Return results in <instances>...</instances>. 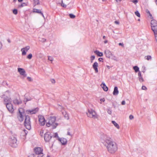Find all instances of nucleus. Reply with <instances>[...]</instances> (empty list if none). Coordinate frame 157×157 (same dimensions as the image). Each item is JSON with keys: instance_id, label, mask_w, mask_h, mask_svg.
Here are the masks:
<instances>
[{"instance_id": "nucleus-8", "label": "nucleus", "mask_w": 157, "mask_h": 157, "mask_svg": "<svg viewBox=\"0 0 157 157\" xmlns=\"http://www.w3.org/2000/svg\"><path fill=\"white\" fill-rule=\"evenodd\" d=\"M34 151L35 154V156H36V155H37V157H42L43 156V149L41 148L36 147L34 149Z\"/></svg>"}, {"instance_id": "nucleus-46", "label": "nucleus", "mask_w": 157, "mask_h": 157, "mask_svg": "<svg viewBox=\"0 0 157 157\" xmlns=\"http://www.w3.org/2000/svg\"><path fill=\"white\" fill-rule=\"evenodd\" d=\"M129 118L130 119L132 120L133 118L134 117L133 115H130L129 116Z\"/></svg>"}, {"instance_id": "nucleus-42", "label": "nucleus", "mask_w": 157, "mask_h": 157, "mask_svg": "<svg viewBox=\"0 0 157 157\" xmlns=\"http://www.w3.org/2000/svg\"><path fill=\"white\" fill-rule=\"evenodd\" d=\"M146 12L147 13H148L150 16H151V14L150 13V11L148 10H146Z\"/></svg>"}, {"instance_id": "nucleus-3", "label": "nucleus", "mask_w": 157, "mask_h": 157, "mask_svg": "<svg viewBox=\"0 0 157 157\" xmlns=\"http://www.w3.org/2000/svg\"><path fill=\"white\" fill-rule=\"evenodd\" d=\"M151 29L154 32L156 40L157 42V21L154 20L151 22Z\"/></svg>"}, {"instance_id": "nucleus-33", "label": "nucleus", "mask_w": 157, "mask_h": 157, "mask_svg": "<svg viewBox=\"0 0 157 157\" xmlns=\"http://www.w3.org/2000/svg\"><path fill=\"white\" fill-rule=\"evenodd\" d=\"M32 57V54H29L27 57V58L29 59H31Z\"/></svg>"}, {"instance_id": "nucleus-40", "label": "nucleus", "mask_w": 157, "mask_h": 157, "mask_svg": "<svg viewBox=\"0 0 157 157\" xmlns=\"http://www.w3.org/2000/svg\"><path fill=\"white\" fill-rule=\"evenodd\" d=\"M51 82L53 84H54L55 83V80L54 79H52L51 80Z\"/></svg>"}, {"instance_id": "nucleus-37", "label": "nucleus", "mask_w": 157, "mask_h": 157, "mask_svg": "<svg viewBox=\"0 0 157 157\" xmlns=\"http://www.w3.org/2000/svg\"><path fill=\"white\" fill-rule=\"evenodd\" d=\"M26 5V4L25 3H22L21 5L19 6V7H21Z\"/></svg>"}, {"instance_id": "nucleus-55", "label": "nucleus", "mask_w": 157, "mask_h": 157, "mask_svg": "<svg viewBox=\"0 0 157 157\" xmlns=\"http://www.w3.org/2000/svg\"><path fill=\"white\" fill-rule=\"evenodd\" d=\"M115 1H116L117 2H121V1L122 0H115Z\"/></svg>"}, {"instance_id": "nucleus-13", "label": "nucleus", "mask_w": 157, "mask_h": 157, "mask_svg": "<svg viewBox=\"0 0 157 157\" xmlns=\"http://www.w3.org/2000/svg\"><path fill=\"white\" fill-rule=\"evenodd\" d=\"M39 109L38 108H36L35 109H32L31 110H27L26 112L28 114H35L38 111Z\"/></svg>"}, {"instance_id": "nucleus-15", "label": "nucleus", "mask_w": 157, "mask_h": 157, "mask_svg": "<svg viewBox=\"0 0 157 157\" xmlns=\"http://www.w3.org/2000/svg\"><path fill=\"white\" fill-rule=\"evenodd\" d=\"M18 71L19 73L20 74L23 76L24 77L26 76V74H25V70L23 68H17Z\"/></svg>"}, {"instance_id": "nucleus-18", "label": "nucleus", "mask_w": 157, "mask_h": 157, "mask_svg": "<svg viewBox=\"0 0 157 157\" xmlns=\"http://www.w3.org/2000/svg\"><path fill=\"white\" fill-rule=\"evenodd\" d=\"M58 140L63 145H66L67 142V140L66 139L62 138H59Z\"/></svg>"}, {"instance_id": "nucleus-4", "label": "nucleus", "mask_w": 157, "mask_h": 157, "mask_svg": "<svg viewBox=\"0 0 157 157\" xmlns=\"http://www.w3.org/2000/svg\"><path fill=\"white\" fill-rule=\"evenodd\" d=\"M104 53L106 57L116 61L118 60V58L112 54L109 50H105V51Z\"/></svg>"}, {"instance_id": "nucleus-54", "label": "nucleus", "mask_w": 157, "mask_h": 157, "mask_svg": "<svg viewBox=\"0 0 157 157\" xmlns=\"http://www.w3.org/2000/svg\"><path fill=\"white\" fill-rule=\"evenodd\" d=\"M67 135H69V136H71V134H70V132H67Z\"/></svg>"}, {"instance_id": "nucleus-38", "label": "nucleus", "mask_w": 157, "mask_h": 157, "mask_svg": "<svg viewBox=\"0 0 157 157\" xmlns=\"http://www.w3.org/2000/svg\"><path fill=\"white\" fill-rule=\"evenodd\" d=\"M22 133H25V135H26L28 133V131L25 130H24L23 131V132Z\"/></svg>"}, {"instance_id": "nucleus-61", "label": "nucleus", "mask_w": 157, "mask_h": 157, "mask_svg": "<svg viewBox=\"0 0 157 157\" xmlns=\"http://www.w3.org/2000/svg\"><path fill=\"white\" fill-rule=\"evenodd\" d=\"M16 1H17V0H13V2H16Z\"/></svg>"}, {"instance_id": "nucleus-35", "label": "nucleus", "mask_w": 157, "mask_h": 157, "mask_svg": "<svg viewBox=\"0 0 157 157\" xmlns=\"http://www.w3.org/2000/svg\"><path fill=\"white\" fill-rule=\"evenodd\" d=\"M48 60L50 61H52L53 60V58L52 57L49 56L48 57Z\"/></svg>"}, {"instance_id": "nucleus-32", "label": "nucleus", "mask_w": 157, "mask_h": 157, "mask_svg": "<svg viewBox=\"0 0 157 157\" xmlns=\"http://www.w3.org/2000/svg\"><path fill=\"white\" fill-rule=\"evenodd\" d=\"M135 14L138 17H140V14L139 12L137 11L135 12Z\"/></svg>"}, {"instance_id": "nucleus-11", "label": "nucleus", "mask_w": 157, "mask_h": 157, "mask_svg": "<svg viewBox=\"0 0 157 157\" xmlns=\"http://www.w3.org/2000/svg\"><path fill=\"white\" fill-rule=\"evenodd\" d=\"M23 110L22 108H20L18 109L19 114L18 116V118L20 121H22L23 120V116L22 114Z\"/></svg>"}, {"instance_id": "nucleus-62", "label": "nucleus", "mask_w": 157, "mask_h": 157, "mask_svg": "<svg viewBox=\"0 0 157 157\" xmlns=\"http://www.w3.org/2000/svg\"><path fill=\"white\" fill-rule=\"evenodd\" d=\"M63 5V3H62L61 4V6H63V7H64V5Z\"/></svg>"}, {"instance_id": "nucleus-52", "label": "nucleus", "mask_w": 157, "mask_h": 157, "mask_svg": "<svg viewBox=\"0 0 157 157\" xmlns=\"http://www.w3.org/2000/svg\"><path fill=\"white\" fill-rule=\"evenodd\" d=\"M2 47V43L0 42V50L1 48Z\"/></svg>"}, {"instance_id": "nucleus-30", "label": "nucleus", "mask_w": 157, "mask_h": 157, "mask_svg": "<svg viewBox=\"0 0 157 157\" xmlns=\"http://www.w3.org/2000/svg\"><path fill=\"white\" fill-rule=\"evenodd\" d=\"M69 16L72 19H74L75 17V15L71 13L70 14H69Z\"/></svg>"}, {"instance_id": "nucleus-12", "label": "nucleus", "mask_w": 157, "mask_h": 157, "mask_svg": "<svg viewBox=\"0 0 157 157\" xmlns=\"http://www.w3.org/2000/svg\"><path fill=\"white\" fill-rule=\"evenodd\" d=\"M30 47L29 46H26L25 48H23L21 49V51L22 52V56H25L26 55V52L30 49Z\"/></svg>"}, {"instance_id": "nucleus-64", "label": "nucleus", "mask_w": 157, "mask_h": 157, "mask_svg": "<svg viewBox=\"0 0 157 157\" xmlns=\"http://www.w3.org/2000/svg\"><path fill=\"white\" fill-rule=\"evenodd\" d=\"M155 3H156V5H157V0H156L155 1Z\"/></svg>"}, {"instance_id": "nucleus-5", "label": "nucleus", "mask_w": 157, "mask_h": 157, "mask_svg": "<svg viewBox=\"0 0 157 157\" xmlns=\"http://www.w3.org/2000/svg\"><path fill=\"white\" fill-rule=\"evenodd\" d=\"M9 142V145L12 147H16L17 146V138L14 136H12L10 138Z\"/></svg>"}, {"instance_id": "nucleus-17", "label": "nucleus", "mask_w": 157, "mask_h": 157, "mask_svg": "<svg viewBox=\"0 0 157 157\" xmlns=\"http://www.w3.org/2000/svg\"><path fill=\"white\" fill-rule=\"evenodd\" d=\"M98 64L97 62H94L92 65V67L95 71V72L97 73L98 72Z\"/></svg>"}, {"instance_id": "nucleus-49", "label": "nucleus", "mask_w": 157, "mask_h": 157, "mask_svg": "<svg viewBox=\"0 0 157 157\" xmlns=\"http://www.w3.org/2000/svg\"><path fill=\"white\" fill-rule=\"evenodd\" d=\"M119 45L120 46H122L123 47H124V44H123V43H120L119 44Z\"/></svg>"}, {"instance_id": "nucleus-50", "label": "nucleus", "mask_w": 157, "mask_h": 157, "mask_svg": "<svg viewBox=\"0 0 157 157\" xmlns=\"http://www.w3.org/2000/svg\"><path fill=\"white\" fill-rule=\"evenodd\" d=\"M125 104V102L124 101H123L121 102V104L122 105H124Z\"/></svg>"}, {"instance_id": "nucleus-25", "label": "nucleus", "mask_w": 157, "mask_h": 157, "mask_svg": "<svg viewBox=\"0 0 157 157\" xmlns=\"http://www.w3.org/2000/svg\"><path fill=\"white\" fill-rule=\"evenodd\" d=\"M32 98L30 97H28L25 95V98H24V102H27L28 101L31 100Z\"/></svg>"}, {"instance_id": "nucleus-59", "label": "nucleus", "mask_w": 157, "mask_h": 157, "mask_svg": "<svg viewBox=\"0 0 157 157\" xmlns=\"http://www.w3.org/2000/svg\"><path fill=\"white\" fill-rule=\"evenodd\" d=\"M106 37L105 36H103V38L104 39H105V38Z\"/></svg>"}, {"instance_id": "nucleus-16", "label": "nucleus", "mask_w": 157, "mask_h": 157, "mask_svg": "<svg viewBox=\"0 0 157 157\" xmlns=\"http://www.w3.org/2000/svg\"><path fill=\"white\" fill-rule=\"evenodd\" d=\"M11 99L8 97H6L4 98V104L6 105L7 104L11 103Z\"/></svg>"}, {"instance_id": "nucleus-7", "label": "nucleus", "mask_w": 157, "mask_h": 157, "mask_svg": "<svg viewBox=\"0 0 157 157\" xmlns=\"http://www.w3.org/2000/svg\"><path fill=\"white\" fill-rule=\"evenodd\" d=\"M25 119L24 122V124L26 128L30 130L31 129V122L30 121V118L28 115L25 116Z\"/></svg>"}, {"instance_id": "nucleus-31", "label": "nucleus", "mask_w": 157, "mask_h": 157, "mask_svg": "<svg viewBox=\"0 0 157 157\" xmlns=\"http://www.w3.org/2000/svg\"><path fill=\"white\" fill-rule=\"evenodd\" d=\"M13 13L15 15L17 14L18 13L17 10L16 9H14L13 10Z\"/></svg>"}, {"instance_id": "nucleus-36", "label": "nucleus", "mask_w": 157, "mask_h": 157, "mask_svg": "<svg viewBox=\"0 0 157 157\" xmlns=\"http://www.w3.org/2000/svg\"><path fill=\"white\" fill-rule=\"evenodd\" d=\"M54 137H55V138H56L57 137L58 138V140H59V138L58 136V133H55L54 134Z\"/></svg>"}, {"instance_id": "nucleus-29", "label": "nucleus", "mask_w": 157, "mask_h": 157, "mask_svg": "<svg viewBox=\"0 0 157 157\" xmlns=\"http://www.w3.org/2000/svg\"><path fill=\"white\" fill-rule=\"evenodd\" d=\"M34 2L35 6L38 5L39 4L38 0H34Z\"/></svg>"}, {"instance_id": "nucleus-47", "label": "nucleus", "mask_w": 157, "mask_h": 157, "mask_svg": "<svg viewBox=\"0 0 157 157\" xmlns=\"http://www.w3.org/2000/svg\"><path fill=\"white\" fill-rule=\"evenodd\" d=\"M40 41L42 42H44L46 41V39L44 38H42Z\"/></svg>"}, {"instance_id": "nucleus-14", "label": "nucleus", "mask_w": 157, "mask_h": 157, "mask_svg": "<svg viewBox=\"0 0 157 157\" xmlns=\"http://www.w3.org/2000/svg\"><path fill=\"white\" fill-rule=\"evenodd\" d=\"M6 106L8 110V111L10 113H12L14 111V109L12 104L11 103L7 104L6 105Z\"/></svg>"}, {"instance_id": "nucleus-9", "label": "nucleus", "mask_w": 157, "mask_h": 157, "mask_svg": "<svg viewBox=\"0 0 157 157\" xmlns=\"http://www.w3.org/2000/svg\"><path fill=\"white\" fill-rule=\"evenodd\" d=\"M44 139L46 142H48L52 138V135L50 132H47L44 134Z\"/></svg>"}, {"instance_id": "nucleus-26", "label": "nucleus", "mask_w": 157, "mask_h": 157, "mask_svg": "<svg viewBox=\"0 0 157 157\" xmlns=\"http://www.w3.org/2000/svg\"><path fill=\"white\" fill-rule=\"evenodd\" d=\"M112 123L113 124L114 126L116 127L117 129H119L120 128L119 125L116 123V122L114 121H112Z\"/></svg>"}, {"instance_id": "nucleus-53", "label": "nucleus", "mask_w": 157, "mask_h": 157, "mask_svg": "<svg viewBox=\"0 0 157 157\" xmlns=\"http://www.w3.org/2000/svg\"><path fill=\"white\" fill-rule=\"evenodd\" d=\"M105 100L104 98H101L100 99V101H104Z\"/></svg>"}, {"instance_id": "nucleus-48", "label": "nucleus", "mask_w": 157, "mask_h": 157, "mask_svg": "<svg viewBox=\"0 0 157 157\" xmlns=\"http://www.w3.org/2000/svg\"><path fill=\"white\" fill-rule=\"evenodd\" d=\"M98 60L100 62H103V59L102 58H99L98 59Z\"/></svg>"}, {"instance_id": "nucleus-2", "label": "nucleus", "mask_w": 157, "mask_h": 157, "mask_svg": "<svg viewBox=\"0 0 157 157\" xmlns=\"http://www.w3.org/2000/svg\"><path fill=\"white\" fill-rule=\"evenodd\" d=\"M56 120V117H50L48 119V122L46 123V125L48 127L52 126L53 128H56L58 125V124L55 123Z\"/></svg>"}, {"instance_id": "nucleus-22", "label": "nucleus", "mask_w": 157, "mask_h": 157, "mask_svg": "<svg viewBox=\"0 0 157 157\" xmlns=\"http://www.w3.org/2000/svg\"><path fill=\"white\" fill-rule=\"evenodd\" d=\"M101 86L105 91H106L108 90V87L105 85V83L102 82Z\"/></svg>"}, {"instance_id": "nucleus-19", "label": "nucleus", "mask_w": 157, "mask_h": 157, "mask_svg": "<svg viewBox=\"0 0 157 157\" xmlns=\"http://www.w3.org/2000/svg\"><path fill=\"white\" fill-rule=\"evenodd\" d=\"M13 102L15 104L18 105L21 104L22 101L20 99H16L13 100Z\"/></svg>"}, {"instance_id": "nucleus-21", "label": "nucleus", "mask_w": 157, "mask_h": 157, "mask_svg": "<svg viewBox=\"0 0 157 157\" xmlns=\"http://www.w3.org/2000/svg\"><path fill=\"white\" fill-rule=\"evenodd\" d=\"M138 78L139 81L140 82H143L144 80L143 78H142V76L141 73L140 71H139L138 72Z\"/></svg>"}, {"instance_id": "nucleus-60", "label": "nucleus", "mask_w": 157, "mask_h": 157, "mask_svg": "<svg viewBox=\"0 0 157 157\" xmlns=\"http://www.w3.org/2000/svg\"><path fill=\"white\" fill-rule=\"evenodd\" d=\"M18 0V1L20 2H21L23 1V0Z\"/></svg>"}, {"instance_id": "nucleus-1", "label": "nucleus", "mask_w": 157, "mask_h": 157, "mask_svg": "<svg viewBox=\"0 0 157 157\" xmlns=\"http://www.w3.org/2000/svg\"><path fill=\"white\" fill-rule=\"evenodd\" d=\"M104 140L105 146L107 148L108 151L110 153H115L118 149V145L110 137L106 136Z\"/></svg>"}, {"instance_id": "nucleus-56", "label": "nucleus", "mask_w": 157, "mask_h": 157, "mask_svg": "<svg viewBox=\"0 0 157 157\" xmlns=\"http://www.w3.org/2000/svg\"><path fill=\"white\" fill-rule=\"evenodd\" d=\"M7 41L9 43H10L11 41L9 39H8Z\"/></svg>"}, {"instance_id": "nucleus-45", "label": "nucleus", "mask_w": 157, "mask_h": 157, "mask_svg": "<svg viewBox=\"0 0 157 157\" xmlns=\"http://www.w3.org/2000/svg\"><path fill=\"white\" fill-rule=\"evenodd\" d=\"M27 79L29 81H32V79L30 77H28L27 78Z\"/></svg>"}, {"instance_id": "nucleus-57", "label": "nucleus", "mask_w": 157, "mask_h": 157, "mask_svg": "<svg viewBox=\"0 0 157 157\" xmlns=\"http://www.w3.org/2000/svg\"><path fill=\"white\" fill-rule=\"evenodd\" d=\"M108 42V41L107 40H105V41H104V43L105 44H106Z\"/></svg>"}, {"instance_id": "nucleus-23", "label": "nucleus", "mask_w": 157, "mask_h": 157, "mask_svg": "<svg viewBox=\"0 0 157 157\" xmlns=\"http://www.w3.org/2000/svg\"><path fill=\"white\" fill-rule=\"evenodd\" d=\"M33 12H35L36 13H39L44 18V16L43 15V13L41 12V10H40L37 9H33Z\"/></svg>"}, {"instance_id": "nucleus-44", "label": "nucleus", "mask_w": 157, "mask_h": 157, "mask_svg": "<svg viewBox=\"0 0 157 157\" xmlns=\"http://www.w3.org/2000/svg\"><path fill=\"white\" fill-rule=\"evenodd\" d=\"M95 58V56H92L90 57V59H91L92 60H94Z\"/></svg>"}, {"instance_id": "nucleus-6", "label": "nucleus", "mask_w": 157, "mask_h": 157, "mask_svg": "<svg viewBox=\"0 0 157 157\" xmlns=\"http://www.w3.org/2000/svg\"><path fill=\"white\" fill-rule=\"evenodd\" d=\"M87 116L90 118H93L94 119L98 118L97 114L95 111L91 109H88V112L86 113Z\"/></svg>"}, {"instance_id": "nucleus-58", "label": "nucleus", "mask_w": 157, "mask_h": 157, "mask_svg": "<svg viewBox=\"0 0 157 157\" xmlns=\"http://www.w3.org/2000/svg\"><path fill=\"white\" fill-rule=\"evenodd\" d=\"M107 67L109 69L110 68V67L109 66H107Z\"/></svg>"}, {"instance_id": "nucleus-41", "label": "nucleus", "mask_w": 157, "mask_h": 157, "mask_svg": "<svg viewBox=\"0 0 157 157\" xmlns=\"http://www.w3.org/2000/svg\"><path fill=\"white\" fill-rule=\"evenodd\" d=\"M132 2L135 4H136L138 2V0H132Z\"/></svg>"}, {"instance_id": "nucleus-10", "label": "nucleus", "mask_w": 157, "mask_h": 157, "mask_svg": "<svg viewBox=\"0 0 157 157\" xmlns=\"http://www.w3.org/2000/svg\"><path fill=\"white\" fill-rule=\"evenodd\" d=\"M39 121L40 124L41 126H44L45 125L46 120L43 116L40 115L38 116Z\"/></svg>"}, {"instance_id": "nucleus-27", "label": "nucleus", "mask_w": 157, "mask_h": 157, "mask_svg": "<svg viewBox=\"0 0 157 157\" xmlns=\"http://www.w3.org/2000/svg\"><path fill=\"white\" fill-rule=\"evenodd\" d=\"M133 69L136 72H138L140 71L139 70V68L136 66L133 67Z\"/></svg>"}, {"instance_id": "nucleus-34", "label": "nucleus", "mask_w": 157, "mask_h": 157, "mask_svg": "<svg viewBox=\"0 0 157 157\" xmlns=\"http://www.w3.org/2000/svg\"><path fill=\"white\" fill-rule=\"evenodd\" d=\"M107 111L108 113L109 114H111L112 113L111 110L110 109H107Z\"/></svg>"}, {"instance_id": "nucleus-51", "label": "nucleus", "mask_w": 157, "mask_h": 157, "mask_svg": "<svg viewBox=\"0 0 157 157\" xmlns=\"http://www.w3.org/2000/svg\"><path fill=\"white\" fill-rule=\"evenodd\" d=\"M114 23H115L116 24H117V25H118L119 24V22L117 21H114Z\"/></svg>"}, {"instance_id": "nucleus-28", "label": "nucleus", "mask_w": 157, "mask_h": 157, "mask_svg": "<svg viewBox=\"0 0 157 157\" xmlns=\"http://www.w3.org/2000/svg\"><path fill=\"white\" fill-rule=\"evenodd\" d=\"M145 58L146 59L149 60H151V57L150 56H146L145 57Z\"/></svg>"}, {"instance_id": "nucleus-63", "label": "nucleus", "mask_w": 157, "mask_h": 157, "mask_svg": "<svg viewBox=\"0 0 157 157\" xmlns=\"http://www.w3.org/2000/svg\"><path fill=\"white\" fill-rule=\"evenodd\" d=\"M93 60H92L91 59H90V62L92 63L93 62Z\"/></svg>"}, {"instance_id": "nucleus-43", "label": "nucleus", "mask_w": 157, "mask_h": 157, "mask_svg": "<svg viewBox=\"0 0 157 157\" xmlns=\"http://www.w3.org/2000/svg\"><path fill=\"white\" fill-rule=\"evenodd\" d=\"M44 132L43 131L41 130L40 131V135L41 136H42L43 135Z\"/></svg>"}, {"instance_id": "nucleus-39", "label": "nucleus", "mask_w": 157, "mask_h": 157, "mask_svg": "<svg viewBox=\"0 0 157 157\" xmlns=\"http://www.w3.org/2000/svg\"><path fill=\"white\" fill-rule=\"evenodd\" d=\"M142 89L143 90H146L147 89V88L145 86H142Z\"/></svg>"}, {"instance_id": "nucleus-20", "label": "nucleus", "mask_w": 157, "mask_h": 157, "mask_svg": "<svg viewBox=\"0 0 157 157\" xmlns=\"http://www.w3.org/2000/svg\"><path fill=\"white\" fill-rule=\"evenodd\" d=\"M119 91L118 90V88L115 86L114 88V90L113 92V94L114 95H117L118 94Z\"/></svg>"}, {"instance_id": "nucleus-24", "label": "nucleus", "mask_w": 157, "mask_h": 157, "mask_svg": "<svg viewBox=\"0 0 157 157\" xmlns=\"http://www.w3.org/2000/svg\"><path fill=\"white\" fill-rule=\"evenodd\" d=\"M94 53L98 56L101 57L103 56V54L102 52H100L97 50L95 51Z\"/></svg>"}]
</instances>
